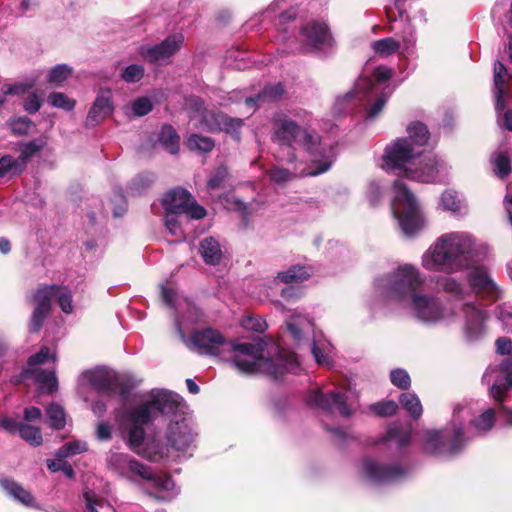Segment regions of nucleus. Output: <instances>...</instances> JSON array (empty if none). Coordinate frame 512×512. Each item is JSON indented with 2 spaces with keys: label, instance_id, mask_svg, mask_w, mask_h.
I'll return each mask as SVG.
<instances>
[{
  "label": "nucleus",
  "instance_id": "obj_1",
  "mask_svg": "<svg viewBox=\"0 0 512 512\" xmlns=\"http://www.w3.org/2000/svg\"><path fill=\"white\" fill-rule=\"evenodd\" d=\"M488 246L467 231L446 232L437 237L421 256V266L429 272L454 274L468 271L466 280L471 290L492 301L500 290L488 269L476 263L486 257Z\"/></svg>",
  "mask_w": 512,
  "mask_h": 512
},
{
  "label": "nucleus",
  "instance_id": "obj_2",
  "mask_svg": "<svg viewBox=\"0 0 512 512\" xmlns=\"http://www.w3.org/2000/svg\"><path fill=\"white\" fill-rule=\"evenodd\" d=\"M272 140L282 147L283 160L292 165V169L274 167L269 171L270 179L277 184H284L294 177L324 173L335 158L333 147L322 143L315 131L300 126L285 115L274 118Z\"/></svg>",
  "mask_w": 512,
  "mask_h": 512
},
{
  "label": "nucleus",
  "instance_id": "obj_3",
  "mask_svg": "<svg viewBox=\"0 0 512 512\" xmlns=\"http://www.w3.org/2000/svg\"><path fill=\"white\" fill-rule=\"evenodd\" d=\"M425 278L418 268L404 264L375 280V291L389 305L410 308L424 322L451 320L454 313L443 309L440 300L418 292Z\"/></svg>",
  "mask_w": 512,
  "mask_h": 512
},
{
  "label": "nucleus",
  "instance_id": "obj_4",
  "mask_svg": "<svg viewBox=\"0 0 512 512\" xmlns=\"http://www.w3.org/2000/svg\"><path fill=\"white\" fill-rule=\"evenodd\" d=\"M408 138H399L387 145L384 155V167L398 176L431 183L443 181L447 176V167L436 156H424L415 162L420 155L417 147L424 146L429 138L427 127L422 123H412L407 128Z\"/></svg>",
  "mask_w": 512,
  "mask_h": 512
},
{
  "label": "nucleus",
  "instance_id": "obj_5",
  "mask_svg": "<svg viewBox=\"0 0 512 512\" xmlns=\"http://www.w3.org/2000/svg\"><path fill=\"white\" fill-rule=\"evenodd\" d=\"M181 407V397L164 390H153L150 398L142 404L127 411L124 414L123 421L129 428L128 445L129 447L152 462L161 460L164 456L160 452H151V447H143L144 429L147 424L157 414L176 413Z\"/></svg>",
  "mask_w": 512,
  "mask_h": 512
},
{
  "label": "nucleus",
  "instance_id": "obj_6",
  "mask_svg": "<svg viewBox=\"0 0 512 512\" xmlns=\"http://www.w3.org/2000/svg\"><path fill=\"white\" fill-rule=\"evenodd\" d=\"M161 290L164 302L179 313L176 328L187 347L200 354H218L220 347L225 345L224 336L215 329L206 328L196 331L191 338H188L186 332L200 320L201 314L198 308L188 299L179 297L172 287L162 286Z\"/></svg>",
  "mask_w": 512,
  "mask_h": 512
},
{
  "label": "nucleus",
  "instance_id": "obj_7",
  "mask_svg": "<svg viewBox=\"0 0 512 512\" xmlns=\"http://www.w3.org/2000/svg\"><path fill=\"white\" fill-rule=\"evenodd\" d=\"M231 351L232 362L242 373L261 372L278 378L284 372H296L298 368L296 355L285 349H278L275 358L264 359L260 342L231 344Z\"/></svg>",
  "mask_w": 512,
  "mask_h": 512
},
{
  "label": "nucleus",
  "instance_id": "obj_8",
  "mask_svg": "<svg viewBox=\"0 0 512 512\" xmlns=\"http://www.w3.org/2000/svg\"><path fill=\"white\" fill-rule=\"evenodd\" d=\"M110 470L132 482L142 484L146 492L159 500H169L175 496V484L170 476L157 474L128 454L110 451L106 457Z\"/></svg>",
  "mask_w": 512,
  "mask_h": 512
},
{
  "label": "nucleus",
  "instance_id": "obj_9",
  "mask_svg": "<svg viewBox=\"0 0 512 512\" xmlns=\"http://www.w3.org/2000/svg\"><path fill=\"white\" fill-rule=\"evenodd\" d=\"M438 288L460 301V313L463 318V330L469 341L481 338L486 332L487 312L474 301H466L469 291L456 278L451 276H440L437 278Z\"/></svg>",
  "mask_w": 512,
  "mask_h": 512
},
{
  "label": "nucleus",
  "instance_id": "obj_10",
  "mask_svg": "<svg viewBox=\"0 0 512 512\" xmlns=\"http://www.w3.org/2000/svg\"><path fill=\"white\" fill-rule=\"evenodd\" d=\"M374 77L377 83H374L371 78L361 77L356 82L355 87L352 91L345 94L343 97H338L335 103V110L338 113H342L343 109L340 108L342 103L357 100L362 102L367 100L369 102L375 97L373 103L367 108V116L369 118L376 117L383 109L392 91L388 85H386L381 92L380 85L383 82L389 80L393 74V70L387 66H378L374 69Z\"/></svg>",
  "mask_w": 512,
  "mask_h": 512
},
{
  "label": "nucleus",
  "instance_id": "obj_11",
  "mask_svg": "<svg viewBox=\"0 0 512 512\" xmlns=\"http://www.w3.org/2000/svg\"><path fill=\"white\" fill-rule=\"evenodd\" d=\"M287 331L292 340L301 346L308 344L318 365L330 367L333 362V346L325 339L317 338L314 323L302 314H295L286 321Z\"/></svg>",
  "mask_w": 512,
  "mask_h": 512
},
{
  "label": "nucleus",
  "instance_id": "obj_12",
  "mask_svg": "<svg viewBox=\"0 0 512 512\" xmlns=\"http://www.w3.org/2000/svg\"><path fill=\"white\" fill-rule=\"evenodd\" d=\"M393 192L394 196L391 201L392 213L398 220L404 234L413 236L425 224L418 202L401 180L394 182Z\"/></svg>",
  "mask_w": 512,
  "mask_h": 512
},
{
  "label": "nucleus",
  "instance_id": "obj_13",
  "mask_svg": "<svg viewBox=\"0 0 512 512\" xmlns=\"http://www.w3.org/2000/svg\"><path fill=\"white\" fill-rule=\"evenodd\" d=\"M469 412L466 407L458 406L454 409L452 419L453 435L448 438L447 434L439 431L429 430L424 433L425 450L432 454L452 455L460 451L464 440L463 420L468 416Z\"/></svg>",
  "mask_w": 512,
  "mask_h": 512
},
{
  "label": "nucleus",
  "instance_id": "obj_14",
  "mask_svg": "<svg viewBox=\"0 0 512 512\" xmlns=\"http://www.w3.org/2000/svg\"><path fill=\"white\" fill-rule=\"evenodd\" d=\"M54 299L58 301L63 312H72V295L66 287L57 285L40 287L34 295L35 307L30 321L31 331L36 332L42 327L50 311L51 301Z\"/></svg>",
  "mask_w": 512,
  "mask_h": 512
},
{
  "label": "nucleus",
  "instance_id": "obj_15",
  "mask_svg": "<svg viewBox=\"0 0 512 512\" xmlns=\"http://www.w3.org/2000/svg\"><path fill=\"white\" fill-rule=\"evenodd\" d=\"M186 104L193 109L191 119L197 121L199 128L208 131L224 130L234 135L237 140L239 139V130L243 125L241 119L208 110L204 107L202 100L196 97L187 99Z\"/></svg>",
  "mask_w": 512,
  "mask_h": 512
},
{
  "label": "nucleus",
  "instance_id": "obj_16",
  "mask_svg": "<svg viewBox=\"0 0 512 512\" xmlns=\"http://www.w3.org/2000/svg\"><path fill=\"white\" fill-rule=\"evenodd\" d=\"M355 393L348 389L345 393L329 392L323 394L320 390H313L307 398L310 406L328 411L330 413H339L341 416L349 417L354 413Z\"/></svg>",
  "mask_w": 512,
  "mask_h": 512
},
{
  "label": "nucleus",
  "instance_id": "obj_17",
  "mask_svg": "<svg viewBox=\"0 0 512 512\" xmlns=\"http://www.w3.org/2000/svg\"><path fill=\"white\" fill-rule=\"evenodd\" d=\"M165 213L186 215L190 219H202L206 215L204 207L199 205L186 190L177 188L169 191L162 199Z\"/></svg>",
  "mask_w": 512,
  "mask_h": 512
},
{
  "label": "nucleus",
  "instance_id": "obj_18",
  "mask_svg": "<svg viewBox=\"0 0 512 512\" xmlns=\"http://www.w3.org/2000/svg\"><path fill=\"white\" fill-rule=\"evenodd\" d=\"M51 360L55 362L56 357L51 354L47 347H43L37 354L32 355L27 363V367L23 370V377H31L40 384L42 391L51 393L57 388V379L54 371L41 370L38 366Z\"/></svg>",
  "mask_w": 512,
  "mask_h": 512
},
{
  "label": "nucleus",
  "instance_id": "obj_19",
  "mask_svg": "<svg viewBox=\"0 0 512 512\" xmlns=\"http://www.w3.org/2000/svg\"><path fill=\"white\" fill-rule=\"evenodd\" d=\"M183 43V34L174 33L159 44L142 45L139 48V55L149 63L168 64L169 59L181 49Z\"/></svg>",
  "mask_w": 512,
  "mask_h": 512
},
{
  "label": "nucleus",
  "instance_id": "obj_20",
  "mask_svg": "<svg viewBox=\"0 0 512 512\" xmlns=\"http://www.w3.org/2000/svg\"><path fill=\"white\" fill-rule=\"evenodd\" d=\"M360 473L366 481L380 484L401 478L405 474V470L398 466L382 465L378 460L367 457L361 463Z\"/></svg>",
  "mask_w": 512,
  "mask_h": 512
},
{
  "label": "nucleus",
  "instance_id": "obj_21",
  "mask_svg": "<svg viewBox=\"0 0 512 512\" xmlns=\"http://www.w3.org/2000/svg\"><path fill=\"white\" fill-rule=\"evenodd\" d=\"M195 436L196 434L185 419L170 423L168 427V444L177 452L186 453L193 449Z\"/></svg>",
  "mask_w": 512,
  "mask_h": 512
},
{
  "label": "nucleus",
  "instance_id": "obj_22",
  "mask_svg": "<svg viewBox=\"0 0 512 512\" xmlns=\"http://www.w3.org/2000/svg\"><path fill=\"white\" fill-rule=\"evenodd\" d=\"M483 381L491 384L490 393L496 400H501L505 387H512V358L505 361L500 367L496 369L489 367L483 375Z\"/></svg>",
  "mask_w": 512,
  "mask_h": 512
},
{
  "label": "nucleus",
  "instance_id": "obj_23",
  "mask_svg": "<svg viewBox=\"0 0 512 512\" xmlns=\"http://www.w3.org/2000/svg\"><path fill=\"white\" fill-rule=\"evenodd\" d=\"M301 37L304 44L312 49H325L333 44L332 37L324 24L311 22L301 30Z\"/></svg>",
  "mask_w": 512,
  "mask_h": 512
},
{
  "label": "nucleus",
  "instance_id": "obj_24",
  "mask_svg": "<svg viewBox=\"0 0 512 512\" xmlns=\"http://www.w3.org/2000/svg\"><path fill=\"white\" fill-rule=\"evenodd\" d=\"M113 110L112 91L110 89H101L87 115L86 125L90 127L97 126L111 115Z\"/></svg>",
  "mask_w": 512,
  "mask_h": 512
},
{
  "label": "nucleus",
  "instance_id": "obj_25",
  "mask_svg": "<svg viewBox=\"0 0 512 512\" xmlns=\"http://www.w3.org/2000/svg\"><path fill=\"white\" fill-rule=\"evenodd\" d=\"M114 379L115 377L111 372L104 368H96L81 374L80 385H89L99 392L110 393Z\"/></svg>",
  "mask_w": 512,
  "mask_h": 512
},
{
  "label": "nucleus",
  "instance_id": "obj_26",
  "mask_svg": "<svg viewBox=\"0 0 512 512\" xmlns=\"http://www.w3.org/2000/svg\"><path fill=\"white\" fill-rule=\"evenodd\" d=\"M199 252L208 265H217L223 258V250L219 241L214 237H206L200 242Z\"/></svg>",
  "mask_w": 512,
  "mask_h": 512
},
{
  "label": "nucleus",
  "instance_id": "obj_27",
  "mask_svg": "<svg viewBox=\"0 0 512 512\" xmlns=\"http://www.w3.org/2000/svg\"><path fill=\"white\" fill-rule=\"evenodd\" d=\"M412 45L410 41L403 40L400 42L392 37L383 38L380 40L373 41L371 48L381 57H388L399 51L401 47L404 50H408L409 46Z\"/></svg>",
  "mask_w": 512,
  "mask_h": 512
},
{
  "label": "nucleus",
  "instance_id": "obj_28",
  "mask_svg": "<svg viewBox=\"0 0 512 512\" xmlns=\"http://www.w3.org/2000/svg\"><path fill=\"white\" fill-rule=\"evenodd\" d=\"M411 439V428L399 423H393L389 426L386 436L382 439L384 442L395 443L398 447L409 444Z\"/></svg>",
  "mask_w": 512,
  "mask_h": 512
},
{
  "label": "nucleus",
  "instance_id": "obj_29",
  "mask_svg": "<svg viewBox=\"0 0 512 512\" xmlns=\"http://www.w3.org/2000/svg\"><path fill=\"white\" fill-rule=\"evenodd\" d=\"M310 277V272L307 268L295 265L287 269L286 271L279 272L275 279L274 284L282 282L285 284H296Z\"/></svg>",
  "mask_w": 512,
  "mask_h": 512
},
{
  "label": "nucleus",
  "instance_id": "obj_30",
  "mask_svg": "<svg viewBox=\"0 0 512 512\" xmlns=\"http://www.w3.org/2000/svg\"><path fill=\"white\" fill-rule=\"evenodd\" d=\"M3 489L11 495L13 498L17 499L19 502L26 506L33 505L34 498L31 495V493L27 490H25L22 486H20L18 483L4 479L0 482Z\"/></svg>",
  "mask_w": 512,
  "mask_h": 512
},
{
  "label": "nucleus",
  "instance_id": "obj_31",
  "mask_svg": "<svg viewBox=\"0 0 512 512\" xmlns=\"http://www.w3.org/2000/svg\"><path fill=\"white\" fill-rule=\"evenodd\" d=\"M153 109V103L150 98L143 96L138 97L130 104L124 107L127 116L142 117L147 115Z\"/></svg>",
  "mask_w": 512,
  "mask_h": 512
},
{
  "label": "nucleus",
  "instance_id": "obj_32",
  "mask_svg": "<svg viewBox=\"0 0 512 512\" xmlns=\"http://www.w3.org/2000/svg\"><path fill=\"white\" fill-rule=\"evenodd\" d=\"M180 138L172 126L165 125L159 134V142L170 153L175 154L179 150Z\"/></svg>",
  "mask_w": 512,
  "mask_h": 512
},
{
  "label": "nucleus",
  "instance_id": "obj_33",
  "mask_svg": "<svg viewBox=\"0 0 512 512\" xmlns=\"http://www.w3.org/2000/svg\"><path fill=\"white\" fill-rule=\"evenodd\" d=\"M26 164L20 157L14 158L6 155L0 159V177L13 176L24 170Z\"/></svg>",
  "mask_w": 512,
  "mask_h": 512
},
{
  "label": "nucleus",
  "instance_id": "obj_34",
  "mask_svg": "<svg viewBox=\"0 0 512 512\" xmlns=\"http://www.w3.org/2000/svg\"><path fill=\"white\" fill-rule=\"evenodd\" d=\"M491 163L496 176L503 179L509 175L511 160L506 152H496L491 158Z\"/></svg>",
  "mask_w": 512,
  "mask_h": 512
},
{
  "label": "nucleus",
  "instance_id": "obj_35",
  "mask_svg": "<svg viewBox=\"0 0 512 512\" xmlns=\"http://www.w3.org/2000/svg\"><path fill=\"white\" fill-rule=\"evenodd\" d=\"M470 423L479 433L489 431L495 423V410L493 408L484 410L478 417L471 419Z\"/></svg>",
  "mask_w": 512,
  "mask_h": 512
},
{
  "label": "nucleus",
  "instance_id": "obj_36",
  "mask_svg": "<svg viewBox=\"0 0 512 512\" xmlns=\"http://www.w3.org/2000/svg\"><path fill=\"white\" fill-rule=\"evenodd\" d=\"M400 403L413 418L417 419L422 415L423 408L416 394L411 392L403 393L400 397Z\"/></svg>",
  "mask_w": 512,
  "mask_h": 512
},
{
  "label": "nucleus",
  "instance_id": "obj_37",
  "mask_svg": "<svg viewBox=\"0 0 512 512\" xmlns=\"http://www.w3.org/2000/svg\"><path fill=\"white\" fill-rule=\"evenodd\" d=\"M187 147L192 151L210 152L214 147V141L207 136L192 134L186 142Z\"/></svg>",
  "mask_w": 512,
  "mask_h": 512
},
{
  "label": "nucleus",
  "instance_id": "obj_38",
  "mask_svg": "<svg viewBox=\"0 0 512 512\" xmlns=\"http://www.w3.org/2000/svg\"><path fill=\"white\" fill-rule=\"evenodd\" d=\"M283 92H284V90H283V87L281 84L268 86L257 96V99L247 98L245 100V103H246V105L253 107L255 104V101L265 102V101H270V100H276L283 94Z\"/></svg>",
  "mask_w": 512,
  "mask_h": 512
},
{
  "label": "nucleus",
  "instance_id": "obj_39",
  "mask_svg": "<svg viewBox=\"0 0 512 512\" xmlns=\"http://www.w3.org/2000/svg\"><path fill=\"white\" fill-rule=\"evenodd\" d=\"M84 499L89 512H116L111 504L96 498L91 491L84 492Z\"/></svg>",
  "mask_w": 512,
  "mask_h": 512
},
{
  "label": "nucleus",
  "instance_id": "obj_40",
  "mask_svg": "<svg viewBox=\"0 0 512 512\" xmlns=\"http://www.w3.org/2000/svg\"><path fill=\"white\" fill-rule=\"evenodd\" d=\"M47 419L50 426L54 429H61L65 425V413L58 404H51L46 409Z\"/></svg>",
  "mask_w": 512,
  "mask_h": 512
},
{
  "label": "nucleus",
  "instance_id": "obj_41",
  "mask_svg": "<svg viewBox=\"0 0 512 512\" xmlns=\"http://www.w3.org/2000/svg\"><path fill=\"white\" fill-rule=\"evenodd\" d=\"M18 432L23 440L33 446H39L42 443L41 432L39 428L35 426L21 423Z\"/></svg>",
  "mask_w": 512,
  "mask_h": 512
},
{
  "label": "nucleus",
  "instance_id": "obj_42",
  "mask_svg": "<svg viewBox=\"0 0 512 512\" xmlns=\"http://www.w3.org/2000/svg\"><path fill=\"white\" fill-rule=\"evenodd\" d=\"M87 443L79 440L65 443L58 449L56 455L59 459L67 458L87 450Z\"/></svg>",
  "mask_w": 512,
  "mask_h": 512
},
{
  "label": "nucleus",
  "instance_id": "obj_43",
  "mask_svg": "<svg viewBox=\"0 0 512 512\" xmlns=\"http://www.w3.org/2000/svg\"><path fill=\"white\" fill-rule=\"evenodd\" d=\"M440 204L444 210L452 213L460 212L462 207L458 194L451 190H447L441 195Z\"/></svg>",
  "mask_w": 512,
  "mask_h": 512
},
{
  "label": "nucleus",
  "instance_id": "obj_44",
  "mask_svg": "<svg viewBox=\"0 0 512 512\" xmlns=\"http://www.w3.org/2000/svg\"><path fill=\"white\" fill-rule=\"evenodd\" d=\"M71 73L72 69L68 65H56L48 74V82L54 86H59L71 75Z\"/></svg>",
  "mask_w": 512,
  "mask_h": 512
},
{
  "label": "nucleus",
  "instance_id": "obj_45",
  "mask_svg": "<svg viewBox=\"0 0 512 512\" xmlns=\"http://www.w3.org/2000/svg\"><path fill=\"white\" fill-rule=\"evenodd\" d=\"M145 69L142 65L131 64L124 68L121 78L127 83L139 82L144 77Z\"/></svg>",
  "mask_w": 512,
  "mask_h": 512
},
{
  "label": "nucleus",
  "instance_id": "obj_46",
  "mask_svg": "<svg viewBox=\"0 0 512 512\" xmlns=\"http://www.w3.org/2000/svg\"><path fill=\"white\" fill-rule=\"evenodd\" d=\"M47 100L51 106L61 108L66 111L72 110L75 106V102L61 92L50 93Z\"/></svg>",
  "mask_w": 512,
  "mask_h": 512
},
{
  "label": "nucleus",
  "instance_id": "obj_47",
  "mask_svg": "<svg viewBox=\"0 0 512 512\" xmlns=\"http://www.w3.org/2000/svg\"><path fill=\"white\" fill-rule=\"evenodd\" d=\"M9 126L13 133L17 135H25L30 132L34 126L33 122L27 117L13 118L9 121Z\"/></svg>",
  "mask_w": 512,
  "mask_h": 512
},
{
  "label": "nucleus",
  "instance_id": "obj_48",
  "mask_svg": "<svg viewBox=\"0 0 512 512\" xmlns=\"http://www.w3.org/2000/svg\"><path fill=\"white\" fill-rule=\"evenodd\" d=\"M46 142L43 139L33 140L22 145L20 158L27 164L28 159L33 156L36 152L40 151Z\"/></svg>",
  "mask_w": 512,
  "mask_h": 512
},
{
  "label": "nucleus",
  "instance_id": "obj_49",
  "mask_svg": "<svg viewBox=\"0 0 512 512\" xmlns=\"http://www.w3.org/2000/svg\"><path fill=\"white\" fill-rule=\"evenodd\" d=\"M390 380L394 386L400 389H408L411 385L408 372L400 368L391 371Z\"/></svg>",
  "mask_w": 512,
  "mask_h": 512
},
{
  "label": "nucleus",
  "instance_id": "obj_50",
  "mask_svg": "<svg viewBox=\"0 0 512 512\" xmlns=\"http://www.w3.org/2000/svg\"><path fill=\"white\" fill-rule=\"evenodd\" d=\"M179 215H170L165 213V226L171 235L176 236L179 239L184 238L183 231L181 229V220Z\"/></svg>",
  "mask_w": 512,
  "mask_h": 512
},
{
  "label": "nucleus",
  "instance_id": "obj_51",
  "mask_svg": "<svg viewBox=\"0 0 512 512\" xmlns=\"http://www.w3.org/2000/svg\"><path fill=\"white\" fill-rule=\"evenodd\" d=\"M507 80V75H500L499 78L494 76V89H495V97H496V110L500 111L504 109V85Z\"/></svg>",
  "mask_w": 512,
  "mask_h": 512
},
{
  "label": "nucleus",
  "instance_id": "obj_52",
  "mask_svg": "<svg viewBox=\"0 0 512 512\" xmlns=\"http://www.w3.org/2000/svg\"><path fill=\"white\" fill-rule=\"evenodd\" d=\"M244 328L256 332H264L267 328L265 320L260 316H249L242 321Z\"/></svg>",
  "mask_w": 512,
  "mask_h": 512
},
{
  "label": "nucleus",
  "instance_id": "obj_53",
  "mask_svg": "<svg viewBox=\"0 0 512 512\" xmlns=\"http://www.w3.org/2000/svg\"><path fill=\"white\" fill-rule=\"evenodd\" d=\"M371 408L379 416H390L396 413L398 406L394 401H386L376 403Z\"/></svg>",
  "mask_w": 512,
  "mask_h": 512
},
{
  "label": "nucleus",
  "instance_id": "obj_54",
  "mask_svg": "<svg viewBox=\"0 0 512 512\" xmlns=\"http://www.w3.org/2000/svg\"><path fill=\"white\" fill-rule=\"evenodd\" d=\"M33 87V83L6 84L2 87V93L6 95H21Z\"/></svg>",
  "mask_w": 512,
  "mask_h": 512
},
{
  "label": "nucleus",
  "instance_id": "obj_55",
  "mask_svg": "<svg viewBox=\"0 0 512 512\" xmlns=\"http://www.w3.org/2000/svg\"><path fill=\"white\" fill-rule=\"evenodd\" d=\"M497 317L507 330H512V307L506 305L499 306Z\"/></svg>",
  "mask_w": 512,
  "mask_h": 512
},
{
  "label": "nucleus",
  "instance_id": "obj_56",
  "mask_svg": "<svg viewBox=\"0 0 512 512\" xmlns=\"http://www.w3.org/2000/svg\"><path fill=\"white\" fill-rule=\"evenodd\" d=\"M227 175V169L225 167H219L215 171L214 175L209 179L208 188L211 190L220 188Z\"/></svg>",
  "mask_w": 512,
  "mask_h": 512
},
{
  "label": "nucleus",
  "instance_id": "obj_57",
  "mask_svg": "<svg viewBox=\"0 0 512 512\" xmlns=\"http://www.w3.org/2000/svg\"><path fill=\"white\" fill-rule=\"evenodd\" d=\"M381 187L378 182L371 181L367 188V197L371 205H376L381 196Z\"/></svg>",
  "mask_w": 512,
  "mask_h": 512
},
{
  "label": "nucleus",
  "instance_id": "obj_58",
  "mask_svg": "<svg viewBox=\"0 0 512 512\" xmlns=\"http://www.w3.org/2000/svg\"><path fill=\"white\" fill-rule=\"evenodd\" d=\"M41 102L42 101H41L40 97L37 94L32 93L25 100L24 109L28 113H36L41 107Z\"/></svg>",
  "mask_w": 512,
  "mask_h": 512
},
{
  "label": "nucleus",
  "instance_id": "obj_59",
  "mask_svg": "<svg viewBox=\"0 0 512 512\" xmlns=\"http://www.w3.org/2000/svg\"><path fill=\"white\" fill-rule=\"evenodd\" d=\"M20 425L21 423H18L12 418H8L6 416L0 417V426L10 433L18 432Z\"/></svg>",
  "mask_w": 512,
  "mask_h": 512
},
{
  "label": "nucleus",
  "instance_id": "obj_60",
  "mask_svg": "<svg viewBox=\"0 0 512 512\" xmlns=\"http://www.w3.org/2000/svg\"><path fill=\"white\" fill-rule=\"evenodd\" d=\"M497 352L502 355H507L512 352V342L510 339L502 337L496 341Z\"/></svg>",
  "mask_w": 512,
  "mask_h": 512
},
{
  "label": "nucleus",
  "instance_id": "obj_61",
  "mask_svg": "<svg viewBox=\"0 0 512 512\" xmlns=\"http://www.w3.org/2000/svg\"><path fill=\"white\" fill-rule=\"evenodd\" d=\"M111 427L107 423H99L96 430L97 438L101 441L109 440L111 438Z\"/></svg>",
  "mask_w": 512,
  "mask_h": 512
},
{
  "label": "nucleus",
  "instance_id": "obj_62",
  "mask_svg": "<svg viewBox=\"0 0 512 512\" xmlns=\"http://www.w3.org/2000/svg\"><path fill=\"white\" fill-rule=\"evenodd\" d=\"M42 418V412L37 407H29L26 408L24 411V419L27 422H34L36 420H41Z\"/></svg>",
  "mask_w": 512,
  "mask_h": 512
},
{
  "label": "nucleus",
  "instance_id": "obj_63",
  "mask_svg": "<svg viewBox=\"0 0 512 512\" xmlns=\"http://www.w3.org/2000/svg\"><path fill=\"white\" fill-rule=\"evenodd\" d=\"M296 17V11L294 9H289L283 12L279 17V26H283L288 21L294 20Z\"/></svg>",
  "mask_w": 512,
  "mask_h": 512
},
{
  "label": "nucleus",
  "instance_id": "obj_64",
  "mask_svg": "<svg viewBox=\"0 0 512 512\" xmlns=\"http://www.w3.org/2000/svg\"><path fill=\"white\" fill-rule=\"evenodd\" d=\"M503 126L512 131V110H507L503 115Z\"/></svg>",
  "mask_w": 512,
  "mask_h": 512
}]
</instances>
